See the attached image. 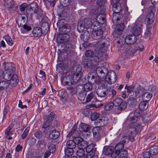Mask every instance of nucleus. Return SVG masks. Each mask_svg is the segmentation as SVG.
I'll list each match as a JSON object with an SVG mask.
<instances>
[{
  "mask_svg": "<svg viewBox=\"0 0 158 158\" xmlns=\"http://www.w3.org/2000/svg\"><path fill=\"white\" fill-rule=\"evenodd\" d=\"M132 114V113L130 114L124 123L131 129L130 131L138 134L141 131L142 127L138 118L133 116Z\"/></svg>",
  "mask_w": 158,
  "mask_h": 158,
  "instance_id": "obj_1",
  "label": "nucleus"
},
{
  "mask_svg": "<svg viewBox=\"0 0 158 158\" xmlns=\"http://www.w3.org/2000/svg\"><path fill=\"white\" fill-rule=\"evenodd\" d=\"M94 48L96 50L95 56L93 57L92 59L95 61H99V60H104L106 58V53L107 50L106 44L102 41L98 42L95 44Z\"/></svg>",
  "mask_w": 158,
  "mask_h": 158,
  "instance_id": "obj_2",
  "label": "nucleus"
},
{
  "mask_svg": "<svg viewBox=\"0 0 158 158\" xmlns=\"http://www.w3.org/2000/svg\"><path fill=\"white\" fill-rule=\"evenodd\" d=\"M79 69V70L77 71L72 76L68 75L61 79L62 84L64 86H65L69 84L74 85L78 82L80 80L82 74L81 68H80Z\"/></svg>",
  "mask_w": 158,
  "mask_h": 158,
  "instance_id": "obj_3",
  "label": "nucleus"
},
{
  "mask_svg": "<svg viewBox=\"0 0 158 158\" xmlns=\"http://www.w3.org/2000/svg\"><path fill=\"white\" fill-rule=\"evenodd\" d=\"M4 66L5 71L3 73L2 77L3 79L9 81L15 75L14 71L15 70V65L10 62H6L4 61L3 64Z\"/></svg>",
  "mask_w": 158,
  "mask_h": 158,
  "instance_id": "obj_4",
  "label": "nucleus"
},
{
  "mask_svg": "<svg viewBox=\"0 0 158 158\" xmlns=\"http://www.w3.org/2000/svg\"><path fill=\"white\" fill-rule=\"evenodd\" d=\"M155 8L154 6H150L148 9V14L145 20V23L148 28H152V24L154 20Z\"/></svg>",
  "mask_w": 158,
  "mask_h": 158,
  "instance_id": "obj_5",
  "label": "nucleus"
},
{
  "mask_svg": "<svg viewBox=\"0 0 158 158\" xmlns=\"http://www.w3.org/2000/svg\"><path fill=\"white\" fill-rule=\"evenodd\" d=\"M93 25L92 19L90 18H85L79 22L77 29L78 31L82 32L84 31L85 29H88Z\"/></svg>",
  "mask_w": 158,
  "mask_h": 158,
  "instance_id": "obj_6",
  "label": "nucleus"
},
{
  "mask_svg": "<svg viewBox=\"0 0 158 158\" xmlns=\"http://www.w3.org/2000/svg\"><path fill=\"white\" fill-rule=\"evenodd\" d=\"M117 43L118 46L120 48L119 49V51L123 53H126L128 56H132L136 52V50L134 48H131L130 45L127 44H121V43Z\"/></svg>",
  "mask_w": 158,
  "mask_h": 158,
  "instance_id": "obj_7",
  "label": "nucleus"
},
{
  "mask_svg": "<svg viewBox=\"0 0 158 158\" xmlns=\"http://www.w3.org/2000/svg\"><path fill=\"white\" fill-rule=\"evenodd\" d=\"M119 39L117 41V43L121 44H124V42L129 45L133 44L136 41L137 38L135 35H127L125 38L122 36L119 37Z\"/></svg>",
  "mask_w": 158,
  "mask_h": 158,
  "instance_id": "obj_8",
  "label": "nucleus"
},
{
  "mask_svg": "<svg viewBox=\"0 0 158 158\" xmlns=\"http://www.w3.org/2000/svg\"><path fill=\"white\" fill-rule=\"evenodd\" d=\"M122 9L121 5L120 3H116L113 5L112 10L113 11V14L112 20L119 21L121 18V15L119 12Z\"/></svg>",
  "mask_w": 158,
  "mask_h": 158,
  "instance_id": "obj_9",
  "label": "nucleus"
},
{
  "mask_svg": "<svg viewBox=\"0 0 158 158\" xmlns=\"http://www.w3.org/2000/svg\"><path fill=\"white\" fill-rule=\"evenodd\" d=\"M27 13H29L31 14L33 12L37 13L40 16L42 15V12L41 9L38 7L37 4L35 2L31 3L29 4L28 8L26 10Z\"/></svg>",
  "mask_w": 158,
  "mask_h": 158,
  "instance_id": "obj_10",
  "label": "nucleus"
},
{
  "mask_svg": "<svg viewBox=\"0 0 158 158\" xmlns=\"http://www.w3.org/2000/svg\"><path fill=\"white\" fill-rule=\"evenodd\" d=\"M114 106H118V109L121 110L125 109L127 107V104L125 102L123 101L121 98L117 97L112 102Z\"/></svg>",
  "mask_w": 158,
  "mask_h": 158,
  "instance_id": "obj_11",
  "label": "nucleus"
},
{
  "mask_svg": "<svg viewBox=\"0 0 158 158\" xmlns=\"http://www.w3.org/2000/svg\"><path fill=\"white\" fill-rule=\"evenodd\" d=\"M55 114L53 112H51L48 116H46V119L45 122L43 125V127L44 128V131L49 127L50 125L52 123Z\"/></svg>",
  "mask_w": 158,
  "mask_h": 158,
  "instance_id": "obj_12",
  "label": "nucleus"
},
{
  "mask_svg": "<svg viewBox=\"0 0 158 158\" xmlns=\"http://www.w3.org/2000/svg\"><path fill=\"white\" fill-rule=\"evenodd\" d=\"M105 79L108 83L110 84H113L117 80L116 74L113 71L108 72Z\"/></svg>",
  "mask_w": 158,
  "mask_h": 158,
  "instance_id": "obj_13",
  "label": "nucleus"
},
{
  "mask_svg": "<svg viewBox=\"0 0 158 158\" xmlns=\"http://www.w3.org/2000/svg\"><path fill=\"white\" fill-rule=\"evenodd\" d=\"M74 140L77 143L79 148L85 149L88 145V142L80 137H77L74 138Z\"/></svg>",
  "mask_w": 158,
  "mask_h": 158,
  "instance_id": "obj_14",
  "label": "nucleus"
},
{
  "mask_svg": "<svg viewBox=\"0 0 158 158\" xmlns=\"http://www.w3.org/2000/svg\"><path fill=\"white\" fill-rule=\"evenodd\" d=\"M108 118L107 117L103 116L101 117L94 122L95 127H103L108 123Z\"/></svg>",
  "mask_w": 158,
  "mask_h": 158,
  "instance_id": "obj_15",
  "label": "nucleus"
},
{
  "mask_svg": "<svg viewBox=\"0 0 158 158\" xmlns=\"http://www.w3.org/2000/svg\"><path fill=\"white\" fill-rule=\"evenodd\" d=\"M108 93V89L107 87L105 85L98 87L96 91L97 95L101 97H105Z\"/></svg>",
  "mask_w": 158,
  "mask_h": 158,
  "instance_id": "obj_16",
  "label": "nucleus"
},
{
  "mask_svg": "<svg viewBox=\"0 0 158 158\" xmlns=\"http://www.w3.org/2000/svg\"><path fill=\"white\" fill-rule=\"evenodd\" d=\"M96 72L102 78L105 79L108 73V70L104 67H99L96 69Z\"/></svg>",
  "mask_w": 158,
  "mask_h": 158,
  "instance_id": "obj_17",
  "label": "nucleus"
},
{
  "mask_svg": "<svg viewBox=\"0 0 158 158\" xmlns=\"http://www.w3.org/2000/svg\"><path fill=\"white\" fill-rule=\"evenodd\" d=\"M137 134L134 133L132 131H130L129 135L125 134L123 136L121 141L123 143H125L126 142H128L129 141L133 139Z\"/></svg>",
  "mask_w": 158,
  "mask_h": 158,
  "instance_id": "obj_18",
  "label": "nucleus"
},
{
  "mask_svg": "<svg viewBox=\"0 0 158 158\" xmlns=\"http://www.w3.org/2000/svg\"><path fill=\"white\" fill-rule=\"evenodd\" d=\"M48 150L45 151L44 155V157L45 158H48L51 153L53 154L54 152L56 149V146L54 144H51L48 146Z\"/></svg>",
  "mask_w": 158,
  "mask_h": 158,
  "instance_id": "obj_19",
  "label": "nucleus"
},
{
  "mask_svg": "<svg viewBox=\"0 0 158 158\" xmlns=\"http://www.w3.org/2000/svg\"><path fill=\"white\" fill-rule=\"evenodd\" d=\"M4 6L7 9L11 8L13 10H16L18 8L17 6H15L14 2L12 0H5Z\"/></svg>",
  "mask_w": 158,
  "mask_h": 158,
  "instance_id": "obj_20",
  "label": "nucleus"
},
{
  "mask_svg": "<svg viewBox=\"0 0 158 158\" xmlns=\"http://www.w3.org/2000/svg\"><path fill=\"white\" fill-rule=\"evenodd\" d=\"M124 28V25L123 23H121L117 25L115 30L114 35L115 36L118 37L123 32Z\"/></svg>",
  "mask_w": 158,
  "mask_h": 158,
  "instance_id": "obj_21",
  "label": "nucleus"
},
{
  "mask_svg": "<svg viewBox=\"0 0 158 158\" xmlns=\"http://www.w3.org/2000/svg\"><path fill=\"white\" fill-rule=\"evenodd\" d=\"M131 31L133 35L135 36L140 35L141 33L140 25L137 24L136 23H135L132 28Z\"/></svg>",
  "mask_w": 158,
  "mask_h": 158,
  "instance_id": "obj_22",
  "label": "nucleus"
},
{
  "mask_svg": "<svg viewBox=\"0 0 158 158\" xmlns=\"http://www.w3.org/2000/svg\"><path fill=\"white\" fill-rule=\"evenodd\" d=\"M66 85V88L69 93L72 95L76 94L77 91V87L74 86L72 84ZM66 86V85H65Z\"/></svg>",
  "mask_w": 158,
  "mask_h": 158,
  "instance_id": "obj_23",
  "label": "nucleus"
},
{
  "mask_svg": "<svg viewBox=\"0 0 158 158\" xmlns=\"http://www.w3.org/2000/svg\"><path fill=\"white\" fill-rule=\"evenodd\" d=\"M18 81V76L16 74L14 75L11 79L9 81V85H10L12 87L16 86L17 84Z\"/></svg>",
  "mask_w": 158,
  "mask_h": 158,
  "instance_id": "obj_24",
  "label": "nucleus"
},
{
  "mask_svg": "<svg viewBox=\"0 0 158 158\" xmlns=\"http://www.w3.org/2000/svg\"><path fill=\"white\" fill-rule=\"evenodd\" d=\"M95 146L94 144L93 143H91L89 145H88L86 148H85L86 152L87 153V155L91 154V153H93L96 152L94 149Z\"/></svg>",
  "mask_w": 158,
  "mask_h": 158,
  "instance_id": "obj_25",
  "label": "nucleus"
},
{
  "mask_svg": "<svg viewBox=\"0 0 158 158\" xmlns=\"http://www.w3.org/2000/svg\"><path fill=\"white\" fill-rule=\"evenodd\" d=\"M32 33L34 36L35 37H40L43 34L42 29L39 27L34 28L32 31Z\"/></svg>",
  "mask_w": 158,
  "mask_h": 158,
  "instance_id": "obj_26",
  "label": "nucleus"
},
{
  "mask_svg": "<svg viewBox=\"0 0 158 158\" xmlns=\"http://www.w3.org/2000/svg\"><path fill=\"white\" fill-rule=\"evenodd\" d=\"M59 131L54 129L50 131L49 137L51 139H56L59 137Z\"/></svg>",
  "mask_w": 158,
  "mask_h": 158,
  "instance_id": "obj_27",
  "label": "nucleus"
},
{
  "mask_svg": "<svg viewBox=\"0 0 158 158\" xmlns=\"http://www.w3.org/2000/svg\"><path fill=\"white\" fill-rule=\"evenodd\" d=\"M79 129L81 131L87 132L89 130L90 126L89 125L84 123H81L79 125Z\"/></svg>",
  "mask_w": 158,
  "mask_h": 158,
  "instance_id": "obj_28",
  "label": "nucleus"
},
{
  "mask_svg": "<svg viewBox=\"0 0 158 158\" xmlns=\"http://www.w3.org/2000/svg\"><path fill=\"white\" fill-rule=\"evenodd\" d=\"M103 34V31L101 30H95L92 32V34L96 37V39H100L101 38Z\"/></svg>",
  "mask_w": 158,
  "mask_h": 158,
  "instance_id": "obj_29",
  "label": "nucleus"
},
{
  "mask_svg": "<svg viewBox=\"0 0 158 158\" xmlns=\"http://www.w3.org/2000/svg\"><path fill=\"white\" fill-rule=\"evenodd\" d=\"M104 15L102 14H99L98 15L96 18V20L98 24H103L105 22V19L104 18Z\"/></svg>",
  "mask_w": 158,
  "mask_h": 158,
  "instance_id": "obj_30",
  "label": "nucleus"
},
{
  "mask_svg": "<svg viewBox=\"0 0 158 158\" xmlns=\"http://www.w3.org/2000/svg\"><path fill=\"white\" fill-rule=\"evenodd\" d=\"M27 19L24 16H22L19 18V20L17 21V24L19 27H21L24 25H26L27 22Z\"/></svg>",
  "mask_w": 158,
  "mask_h": 158,
  "instance_id": "obj_31",
  "label": "nucleus"
},
{
  "mask_svg": "<svg viewBox=\"0 0 158 158\" xmlns=\"http://www.w3.org/2000/svg\"><path fill=\"white\" fill-rule=\"evenodd\" d=\"M86 102H89L92 100L93 102L96 100V98L94 92L91 93L89 94L86 98Z\"/></svg>",
  "mask_w": 158,
  "mask_h": 158,
  "instance_id": "obj_32",
  "label": "nucleus"
},
{
  "mask_svg": "<svg viewBox=\"0 0 158 158\" xmlns=\"http://www.w3.org/2000/svg\"><path fill=\"white\" fill-rule=\"evenodd\" d=\"M14 124L11 123L10 124L9 126L6 129L5 131V134L6 135V138H7V136H11L13 134V131L10 130L13 128L14 126Z\"/></svg>",
  "mask_w": 158,
  "mask_h": 158,
  "instance_id": "obj_33",
  "label": "nucleus"
},
{
  "mask_svg": "<svg viewBox=\"0 0 158 158\" xmlns=\"http://www.w3.org/2000/svg\"><path fill=\"white\" fill-rule=\"evenodd\" d=\"M152 97V94L149 92H145L142 95V99L143 101L148 102Z\"/></svg>",
  "mask_w": 158,
  "mask_h": 158,
  "instance_id": "obj_34",
  "label": "nucleus"
},
{
  "mask_svg": "<svg viewBox=\"0 0 158 158\" xmlns=\"http://www.w3.org/2000/svg\"><path fill=\"white\" fill-rule=\"evenodd\" d=\"M100 128L99 127H95L93 130V133L94 136L96 138H98L100 137L101 134L100 131Z\"/></svg>",
  "mask_w": 158,
  "mask_h": 158,
  "instance_id": "obj_35",
  "label": "nucleus"
},
{
  "mask_svg": "<svg viewBox=\"0 0 158 158\" xmlns=\"http://www.w3.org/2000/svg\"><path fill=\"white\" fill-rule=\"evenodd\" d=\"M148 107V102L144 101L141 102L139 105V109L141 110H146Z\"/></svg>",
  "mask_w": 158,
  "mask_h": 158,
  "instance_id": "obj_36",
  "label": "nucleus"
},
{
  "mask_svg": "<svg viewBox=\"0 0 158 158\" xmlns=\"http://www.w3.org/2000/svg\"><path fill=\"white\" fill-rule=\"evenodd\" d=\"M77 143L74 140H70L68 141L66 143V146L67 148H72L73 149L75 148L76 146Z\"/></svg>",
  "mask_w": 158,
  "mask_h": 158,
  "instance_id": "obj_37",
  "label": "nucleus"
},
{
  "mask_svg": "<svg viewBox=\"0 0 158 158\" xmlns=\"http://www.w3.org/2000/svg\"><path fill=\"white\" fill-rule=\"evenodd\" d=\"M77 155L80 157L86 158V156L85 154V152L84 149L82 148L79 149L77 152Z\"/></svg>",
  "mask_w": 158,
  "mask_h": 158,
  "instance_id": "obj_38",
  "label": "nucleus"
},
{
  "mask_svg": "<svg viewBox=\"0 0 158 158\" xmlns=\"http://www.w3.org/2000/svg\"><path fill=\"white\" fill-rule=\"evenodd\" d=\"M9 85V81H2L0 82V90L3 89L8 88Z\"/></svg>",
  "mask_w": 158,
  "mask_h": 158,
  "instance_id": "obj_39",
  "label": "nucleus"
},
{
  "mask_svg": "<svg viewBox=\"0 0 158 158\" xmlns=\"http://www.w3.org/2000/svg\"><path fill=\"white\" fill-rule=\"evenodd\" d=\"M150 152L152 156H154L158 153V146H154L150 148Z\"/></svg>",
  "mask_w": 158,
  "mask_h": 158,
  "instance_id": "obj_40",
  "label": "nucleus"
},
{
  "mask_svg": "<svg viewBox=\"0 0 158 158\" xmlns=\"http://www.w3.org/2000/svg\"><path fill=\"white\" fill-rule=\"evenodd\" d=\"M88 82L91 83V84H94L96 81V78L94 75H92L91 74H89L88 75Z\"/></svg>",
  "mask_w": 158,
  "mask_h": 158,
  "instance_id": "obj_41",
  "label": "nucleus"
},
{
  "mask_svg": "<svg viewBox=\"0 0 158 158\" xmlns=\"http://www.w3.org/2000/svg\"><path fill=\"white\" fill-rule=\"evenodd\" d=\"M44 2L46 7L48 8L49 6L53 7L55 4V0H43Z\"/></svg>",
  "mask_w": 158,
  "mask_h": 158,
  "instance_id": "obj_42",
  "label": "nucleus"
},
{
  "mask_svg": "<svg viewBox=\"0 0 158 158\" xmlns=\"http://www.w3.org/2000/svg\"><path fill=\"white\" fill-rule=\"evenodd\" d=\"M41 29H42V31H43V34L46 35L49 30V26L48 23H43Z\"/></svg>",
  "mask_w": 158,
  "mask_h": 158,
  "instance_id": "obj_43",
  "label": "nucleus"
},
{
  "mask_svg": "<svg viewBox=\"0 0 158 158\" xmlns=\"http://www.w3.org/2000/svg\"><path fill=\"white\" fill-rule=\"evenodd\" d=\"M92 61H92L91 59H85L83 61V64L84 65L85 68H87L91 66L92 64Z\"/></svg>",
  "mask_w": 158,
  "mask_h": 158,
  "instance_id": "obj_44",
  "label": "nucleus"
},
{
  "mask_svg": "<svg viewBox=\"0 0 158 158\" xmlns=\"http://www.w3.org/2000/svg\"><path fill=\"white\" fill-rule=\"evenodd\" d=\"M31 30V27L27 24L21 28V31L23 33H25Z\"/></svg>",
  "mask_w": 158,
  "mask_h": 158,
  "instance_id": "obj_45",
  "label": "nucleus"
},
{
  "mask_svg": "<svg viewBox=\"0 0 158 158\" xmlns=\"http://www.w3.org/2000/svg\"><path fill=\"white\" fill-rule=\"evenodd\" d=\"M119 158H127L128 152L127 150H123L119 152Z\"/></svg>",
  "mask_w": 158,
  "mask_h": 158,
  "instance_id": "obj_46",
  "label": "nucleus"
},
{
  "mask_svg": "<svg viewBox=\"0 0 158 158\" xmlns=\"http://www.w3.org/2000/svg\"><path fill=\"white\" fill-rule=\"evenodd\" d=\"M4 38L9 45L12 46L13 44V41L9 36L6 35L4 36Z\"/></svg>",
  "mask_w": 158,
  "mask_h": 158,
  "instance_id": "obj_47",
  "label": "nucleus"
},
{
  "mask_svg": "<svg viewBox=\"0 0 158 158\" xmlns=\"http://www.w3.org/2000/svg\"><path fill=\"white\" fill-rule=\"evenodd\" d=\"M65 154L68 156H71L73 153V149L72 148H66L64 150Z\"/></svg>",
  "mask_w": 158,
  "mask_h": 158,
  "instance_id": "obj_48",
  "label": "nucleus"
},
{
  "mask_svg": "<svg viewBox=\"0 0 158 158\" xmlns=\"http://www.w3.org/2000/svg\"><path fill=\"white\" fill-rule=\"evenodd\" d=\"M114 150V148L112 147H110L106 148L104 152V153L105 155L111 154Z\"/></svg>",
  "mask_w": 158,
  "mask_h": 158,
  "instance_id": "obj_49",
  "label": "nucleus"
},
{
  "mask_svg": "<svg viewBox=\"0 0 158 158\" xmlns=\"http://www.w3.org/2000/svg\"><path fill=\"white\" fill-rule=\"evenodd\" d=\"M89 34L88 33V31H87L86 33L85 32L84 33L81 34L80 35V38L81 40H83L84 41H87L89 37Z\"/></svg>",
  "mask_w": 158,
  "mask_h": 158,
  "instance_id": "obj_50",
  "label": "nucleus"
},
{
  "mask_svg": "<svg viewBox=\"0 0 158 158\" xmlns=\"http://www.w3.org/2000/svg\"><path fill=\"white\" fill-rule=\"evenodd\" d=\"M85 56L87 57H91L92 58V61H94V62H98V61H95V60H93L92 59L93 57L95 56V53L94 54L93 53V52L89 50L86 51L85 53Z\"/></svg>",
  "mask_w": 158,
  "mask_h": 158,
  "instance_id": "obj_51",
  "label": "nucleus"
},
{
  "mask_svg": "<svg viewBox=\"0 0 158 158\" xmlns=\"http://www.w3.org/2000/svg\"><path fill=\"white\" fill-rule=\"evenodd\" d=\"M149 89L153 94H155L158 92V87L156 86L151 85L150 86Z\"/></svg>",
  "mask_w": 158,
  "mask_h": 158,
  "instance_id": "obj_52",
  "label": "nucleus"
},
{
  "mask_svg": "<svg viewBox=\"0 0 158 158\" xmlns=\"http://www.w3.org/2000/svg\"><path fill=\"white\" fill-rule=\"evenodd\" d=\"M114 106L112 102H110L106 104L104 106V109L106 111H108L111 109Z\"/></svg>",
  "mask_w": 158,
  "mask_h": 158,
  "instance_id": "obj_53",
  "label": "nucleus"
},
{
  "mask_svg": "<svg viewBox=\"0 0 158 158\" xmlns=\"http://www.w3.org/2000/svg\"><path fill=\"white\" fill-rule=\"evenodd\" d=\"M100 116V114L97 112H94L91 115L90 118L92 121H95L98 119Z\"/></svg>",
  "mask_w": 158,
  "mask_h": 158,
  "instance_id": "obj_54",
  "label": "nucleus"
},
{
  "mask_svg": "<svg viewBox=\"0 0 158 158\" xmlns=\"http://www.w3.org/2000/svg\"><path fill=\"white\" fill-rule=\"evenodd\" d=\"M92 88V84L91 83H87L84 86V89L85 91H89Z\"/></svg>",
  "mask_w": 158,
  "mask_h": 158,
  "instance_id": "obj_55",
  "label": "nucleus"
},
{
  "mask_svg": "<svg viewBox=\"0 0 158 158\" xmlns=\"http://www.w3.org/2000/svg\"><path fill=\"white\" fill-rule=\"evenodd\" d=\"M124 147V145L122 143H118L115 146V149L116 150H118L119 152L122 150Z\"/></svg>",
  "mask_w": 158,
  "mask_h": 158,
  "instance_id": "obj_56",
  "label": "nucleus"
},
{
  "mask_svg": "<svg viewBox=\"0 0 158 158\" xmlns=\"http://www.w3.org/2000/svg\"><path fill=\"white\" fill-rule=\"evenodd\" d=\"M86 96V94L85 92L80 93L79 94L78 97L79 100L82 101H84Z\"/></svg>",
  "mask_w": 158,
  "mask_h": 158,
  "instance_id": "obj_57",
  "label": "nucleus"
},
{
  "mask_svg": "<svg viewBox=\"0 0 158 158\" xmlns=\"http://www.w3.org/2000/svg\"><path fill=\"white\" fill-rule=\"evenodd\" d=\"M57 68H59V70H62L63 73L64 72V71L66 70V67L62 63H59L58 64L57 66Z\"/></svg>",
  "mask_w": 158,
  "mask_h": 158,
  "instance_id": "obj_58",
  "label": "nucleus"
},
{
  "mask_svg": "<svg viewBox=\"0 0 158 158\" xmlns=\"http://www.w3.org/2000/svg\"><path fill=\"white\" fill-rule=\"evenodd\" d=\"M125 89L127 90V93H130L131 92H134V88L133 85L128 86L126 85L125 86Z\"/></svg>",
  "mask_w": 158,
  "mask_h": 158,
  "instance_id": "obj_59",
  "label": "nucleus"
},
{
  "mask_svg": "<svg viewBox=\"0 0 158 158\" xmlns=\"http://www.w3.org/2000/svg\"><path fill=\"white\" fill-rule=\"evenodd\" d=\"M142 110H141L139 109L136 110L134 112L133 114L134 117H136L138 118V117L140 116L142 114Z\"/></svg>",
  "mask_w": 158,
  "mask_h": 158,
  "instance_id": "obj_60",
  "label": "nucleus"
},
{
  "mask_svg": "<svg viewBox=\"0 0 158 158\" xmlns=\"http://www.w3.org/2000/svg\"><path fill=\"white\" fill-rule=\"evenodd\" d=\"M86 158H98L97 152L89 155H87Z\"/></svg>",
  "mask_w": 158,
  "mask_h": 158,
  "instance_id": "obj_61",
  "label": "nucleus"
},
{
  "mask_svg": "<svg viewBox=\"0 0 158 158\" xmlns=\"http://www.w3.org/2000/svg\"><path fill=\"white\" fill-rule=\"evenodd\" d=\"M152 156L150 151L145 152L143 155V158H151Z\"/></svg>",
  "mask_w": 158,
  "mask_h": 158,
  "instance_id": "obj_62",
  "label": "nucleus"
},
{
  "mask_svg": "<svg viewBox=\"0 0 158 158\" xmlns=\"http://www.w3.org/2000/svg\"><path fill=\"white\" fill-rule=\"evenodd\" d=\"M35 135L36 137L38 139L41 138L43 136L42 132L40 131H38L35 132Z\"/></svg>",
  "mask_w": 158,
  "mask_h": 158,
  "instance_id": "obj_63",
  "label": "nucleus"
},
{
  "mask_svg": "<svg viewBox=\"0 0 158 158\" xmlns=\"http://www.w3.org/2000/svg\"><path fill=\"white\" fill-rule=\"evenodd\" d=\"M45 145V142L44 140H39L37 143L38 147L41 148H43Z\"/></svg>",
  "mask_w": 158,
  "mask_h": 158,
  "instance_id": "obj_64",
  "label": "nucleus"
}]
</instances>
